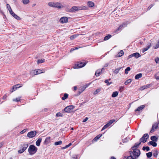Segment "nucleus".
Listing matches in <instances>:
<instances>
[{
	"mask_svg": "<svg viewBox=\"0 0 159 159\" xmlns=\"http://www.w3.org/2000/svg\"><path fill=\"white\" fill-rule=\"evenodd\" d=\"M50 7L60 9L63 7V6L60 2H50L48 3Z\"/></svg>",
	"mask_w": 159,
	"mask_h": 159,
	"instance_id": "nucleus-1",
	"label": "nucleus"
},
{
	"mask_svg": "<svg viewBox=\"0 0 159 159\" xmlns=\"http://www.w3.org/2000/svg\"><path fill=\"white\" fill-rule=\"evenodd\" d=\"M37 150V148L34 145H31L30 146L28 149V151L30 155H33L36 153Z\"/></svg>",
	"mask_w": 159,
	"mask_h": 159,
	"instance_id": "nucleus-2",
	"label": "nucleus"
},
{
	"mask_svg": "<svg viewBox=\"0 0 159 159\" xmlns=\"http://www.w3.org/2000/svg\"><path fill=\"white\" fill-rule=\"evenodd\" d=\"M87 9V8L84 7H81L73 6L69 9L70 11H69L71 12H73L81 10H86Z\"/></svg>",
	"mask_w": 159,
	"mask_h": 159,
	"instance_id": "nucleus-3",
	"label": "nucleus"
},
{
	"mask_svg": "<svg viewBox=\"0 0 159 159\" xmlns=\"http://www.w3.org/2000/svg\"><path fill=\"white\" fill-rule=\"evenodd\" d=\"M44 72L45 70L43 69H37L31 70L30 71V73L33 75H35L43 73Z\"/></svg>",
	"mask_w": 159,
	"mask_h": 159,
	"instance_id": "nucleus-4",
	"label": "nucleus"
},
{
	"mask_svg": "<svg viewBox=\"0 0 159 159\" xmlns=\"http://www.w3.org/2000/svg\"><path fill=\"white\" fill-rule=\"evenodd\" d=\"M28 146L27 143H23L21 147V149L18 151V153L21 154L24 152L27 149Z\"/></svg>",
	"mask_w": 159,
	"mask_h": 159,
	"instance_id": "nucleus-5",
	"label": "nucleus"
},
{
	"mask_svg": "<svg viewBox=\"0 0 159 159\" xmlns=\"http://www.w3.org/2000/svg\"><path fill=\"white\" fill-rule=\"evenodd\" d=\"M148 137L149 136L148 134H144L143 136L140 139V141L141 142L139 143L138 145H135V147H137V146H138L141 143V142H142L144 143L146 142L147 139L148 138Z\"/></svg>",
	"mask_w": 159,
	"mask_h": 159,
	"instance_id": "nucleus-6",
	"label": "nucleus"
},
{
	"mask_svg": "<svg viewBox=\"0 0 159 159\" xmlns=\"http://www.w3.org/2000/svg\"><path fill=\"white\" fill-rule=\"evenodd\" d=\"M74 109L73 106L71 105L69 106L65 107L64 109V111L67 113H70L73 111Z\"/></svg>",
	"mask_w": 159,
	"mask_h": 159,
	"instance_id": "nucleus-7",
	"label": "nucleus"
},
{
	"mask_svg": "<svg viewBox=\"0 0 159 159\" xmlns=\"http://www.w3.org/2000/svg\"><path fill=\"white\" fill-rule=\"evenodd\" d=\"M127 25V22H125L122 23L121 25H120L119 27L115 31L116 32L118 33L119 31L121 30L122 28L126 27Z\"/></svg>",
	"mask_w": 159,
	"mask_h": 159,
	"instance_id": "nucleus-8",
	"label": "nucleus"
},
{
	"mask_svg": "<svg viewBox=\"0 0 159 159\" xmlns=\"http://www.w3.org/2000/svg\"><path fill=\"white\" fill-rule=\"evenodd\" d=\"M115 121V120H111L109 121L105 125L102 129V131L105 129H107L109 126L113 122Z\"/></svg>",
	"mask_w": 159,
	"mask_h": 159,
	"instance_id": "nucleus-9",
	"label": "nucleus"
},
{
	"mask_svg": "<svg viewBox=\"0 0 159 159\" xmlns=\"http://www.w3.org/2000/svg\"><path fill=\"white\" fill-rule=\"evenodd\" d=\"M85 65V64L84 63L82 62H78L74 66V68H79L82 67Z\"/></svg>",
	"mask_w": 159,
	"mask_h": 159,
	"instance_id": "nucleus-10",
	"label": "nucleus"
},
{
	"mask_svg": "<svg viewBox=\"0 0 159 159\" xmlns=\"http://www.w3.org/2000/svg\"><path fill=\"white\" fill-rule=\"evenodd\" d=\"M36 134V131H31L28 133L27 136L30 138L34 137L35 136Z\"/></svg>",
	"mask_w": 159,
	"mask_h": 159,
	"instance_id": "nucleus-11",
	"label": "nucleus"
},
{
	"mask_svg": "<svg viewBox=\"0 0 159 159\" xmlns=\"http://www.w3.org/2000/svg\"><path fill=\"white\" fill-rule=\"evenodd\" d=\"M68 18L66 17L63 16L61 17L59 20V22L61 23H66L67 22Z\"/></svg>",
	"mask_w": 159,
	"mask_h": 159,
	"instance_id": "nucleus-12",
	"label": "nucleus"
},
{
	"mask_svg": "<svg viewBox=\"0 0 159 159\" xmlns=\"http://www.w3.org/2000/svg\"><path fill=\"white\" fill-rule=\"evenodd\" d=\"M133 155L135 157V158L138 157L140 154V152L139 149H135L133 151Z\"/></svg>",
	"mask_w": 159,
	"mask_h": 159,
	"instance_id": "nucleus-13",
	"label": "nucleus"
},
{
	"mask_svg": "<svg viewBox=\"0 0 159 159\" xmlns=\"http://www.w3.org/2000/svg\"><path fill=\"white\" fill-rule=\"evenodd\" d=\"M10 14L16 19L17 20H20L21 18L17 15L16 14L12 11V10H10Z\"/></svg>",
	"mask_w": 159,
	"mask_h": 159,
	"instance_id": "nucleus-14",
	"label": "nucleus"
},
{
	"mask_svg": "<svg viewBox=\"0 0 159 159\" xmlns=\"http://www.w3.org/2000/svg\"><path fill=\"white\" fill-rule=\"evenodd\" d=\"M22 85L20 84H18L14 85L12 88V90L11 91V92H12L13 91L16 90L17 88H19L22 87Z\"/></svg>",
	"mask_w": 159,
	"mask_h": 159,
	"instance_id": "nucleus-15",
	"label": "nucleus"
},
{
	"mask_svg": "<svg viewBox=\"0 0 159 159\" xmlns=\"http://www.w3.org/2000/svg\"><path fill=\"white\" fill-rule=\"evenodd\" d=\"M158 127V124L157 123L154 124L152 126V129L150 131V132L152 133Z\"/></svg>",
	"mask_w": 159,
	"mask_h": 159,
	"instance_id": "nucleus-16",
	"label": "nucleus"
},
{
	"mask_svg": "<svg viewBox=\"0 0 159 159\" xmlns=\"http://www.w3.org/2000/svg\"><path fill=\"white\" fill-rule=\"evenodd\" d=\"M51 142V137H47L44 140V143L46 144H48Z\"/></svg>",
	"mask_w": 159,
	"mask_h": 159,
	"instance_id": "nucleus-17",
	"label": "nucleus"
},
{
	"mask_svg": "<svg viewBox=\"0 0 159 159\" xmlns=\"http://www.w3.org/2000/svg\"><path fill=\"white\" fill-rule=\"evenodd\" d=\"M124 54V52L122 50H120V51L118 53V54L116 56V57H120L122 56Z\"/></svg>",
	"mask_w": 159,
	"mask_h": 159,
	"instance_id": "nucleus-18",
	"label": "nucleus"
},
{
	"mask_svg": "<svg viewBox=\"0 0 159 159\" xmlns=\"http://www.w3.org/2000/svg\"><path fill=\"white\" fill-rule=\"evenodd\" d=\"M88 5L90 7H92L94 5V3L92 1H89L88 2Z\"/></svg>",
	"mask_w": 159,
	"mask_h": 159,
	"instance_id": "nucleus-19",
	"label": "nucleus"
},
{
	"mask_svg": "<svg viewBox=\"0 0 159 159\" xmlns=\"http://www.w3.org/2000/svg\"><path fill=\"white\" fill-rule=\"evenodd\" d=\"M42 139L41 138H39L36 142V145L37 146L40 145V143L41 142Z\"/></svg>",
	"mask_w": 159,
	"mask_h": 159,
	"instance_id": "nucleus-20",
	"label": "nucleus"
},
{
	"mask_svg": "<svg viewBox=\"0 0 159 159\" xmlns=\"http://www.w3.org/2000/svg\"><path fill=\"white\" fill-rule=\"evenodd\" d=\"M133 56L135 57L136 58H138L139 57H141V55L139 53L136 52L133 54Z\"/></svg>",
	"mask_w": 159,
	"mask_h": 159,
	"instance_id": "nucleus-21",
	"label": "nucleus"
},
{
	"mask_svg": "<svg viewBox=\"0 0 159 159\" xmlns=\"http://www.w3.org/2000/svg\"><path fill=\"white\" fill-rule=\"evenodd\" d=\"M118 92L117 91H115L113 93L111 96L113 98L116 97L118 95Z\"/></svg>",
	"mask_w": 159,
	"mask_h": 159,
	"instance_id": "nucleus-22",
	"label": "nucleus"
},
{
	"mask_svg": "<svg viewBox=\"0 0 159 159\" xmlns=\"http://www.w3.org/2000/svg\"><path fill=\"white\" fill-rule=\"evenodd\" d=\"M145 107L144 105H142L136 109L135 110V111H139L143 109Z\"/></svg>",
	"mask_w": 159,
	"mask_h": 159,
	"instance_id": "nucleus-23",
	"label": "nucleus"
},
{
	"mask_svg": "<svg viewBox=\"0 0 159 159\" xmlns=\"http://www.w3.org/2000/svg\"><path fill=\"white\" fill-rule=\"evenodd\" d=\"M142 76V75L141 73H139L136 75L135 76V79L137 80L139 78H141Z\"/></svg>",
	"mask_w": 159,
	"mask_h": 159,
	"instance_id": "nucleus-24",
	"label": "nucleus"
},
{
	"mask_svg": "<svg viewBox=\"0 0 159 159\" xmlns=\"http://www.w3.org/2000/svg\"><path fill=\"white\" fill-rule=\"evenodd\" d=\"M102 70H98L96 72L95 75L97 76H99V75L101 74Z\"/></svg>",
	"mask_w": 159,
	"mask_h": 159,
	"instance_id": "nucleus-25",
	"label": "nucleus"
},
{
	"mask_svg": "<svg viewBox=\"0 0 159 159\" xmlns=\"http://www.w3.org/2000/svg\"><path fill=\"white\" fill-rule=\"evenodd\" d=\"M149 144L152 145L153 147H156L157 146V143L155 141H150L149 143Z\"/></svg>",
	"mask_w": 159,
	"mask_h": 159,
	"instance_id": "nucleus-26",
	"label": "nucleus"
},
{
	"mask_svg": "<svg viewBox=\"0 0 159 159\" xmlns=\"http://www.w3.org/2000/svg\"><path fill=\"white\" fill-rule=\"evenodd\" d=\"M101 88L97 89H96L95 91L93 93L94 95L97 94L98 93H99L101 91Z\"/></svg>",
	"mask_w": 159,
	"mask_h": 159,
	"instance_id": "nucleus-27",
	"label": "nucleus"
},
{
	"mask_svg": "<svg viewBox=\"0 0 159 159\" xmlns=\"http://www.w3.org/2000/svg\"><path fill=\"white\" fill-rule=\"evenodd\" d=\"M112 37V36L111 34H108L107 36H106L104 39V40H108L110 39Z\"/></svg>",
	"mask_w": 159,
	"mask_h": 159,
	"instance_id": "nucleus-28",
	"label": "nucleus"
},
{
	"mask_svg": "<svg viewBox=\"0 0 159 159\" xmlns=\"http://www.w3.org/2000/svg\"><path fill=\"white\" fill-rule=\"evenodd\" d=\"M151 139L152 141L156 142L157 140V138L155 136H152Z\"/></svg>",
	"mask_w": 159,
	"mask_h": 159,
	"instance_id": "nucleus-29",
	"label": "nucleus"
},
{
	"mask_svg": "<svg viewBox=\"0 0 159 159\" xmlns=\"http://www.w3.org/2000/svg\"><path fill=\"white\" fill-rule=\"evenodd\" d=\"M102 134H101L98 135L97 136L95 137L94 139H93V140L95 141H97L98 139L101 136H102Z\"/></svg>",
	"mask_w": 159,
	"mask_h": 159,
	"instance_id": "nucleus-30",
	"label": "nucleus"
},
{
	"mask_svg": "<svg viewBox=\"0 0 159 159\" xmlns=\"http://www.w3.org/2000/svg\"><path fill=\"white\" fill-rule=\"evenodd\" d=\"M68 97V94L67 93H65L63 97H62L61 99L62 100H64Z\"/></svg>",
	"mask_w": 159,
	"mask_h": 159,
	"instance_id": "nucleus-31",
	"label": "nucleus"
},
{
	"mask_svg": "<svg viewBox=\"0 0 159 159\" xmlns=\"http://www.w3.org/2000/svg\"><path fill=\"white\" fill-rule=\"evenodd\" d=\"M62 141L61 140L54 143V144L56 145H61L62 144Z\"/></svg>",
	"mask_w": 159,
	"mask_h": 159,
	"instance_id": "nucleus-32",
	"label": "nucleus"
},
{
	"mask_svg": "<svg viewBox=\"0 0 159 159\" xmlns=\"http://www.w3.org/2000/svg\"><path fill=\"white\" fill-rule=\"evenodd\" d=\"M150 47L151 45H149L148 46V47L147 48H143L142 50V52L143 53L145 51H147L150 48Z\"/></svg>",
	"mask_w": 159,
	"mask_h": 159,
	"instance_id": "nucleus-33",
	"label": "nucleus"
},
{
	"mask_svg": "<svg viewBox=\"0 0 159 159\" xmlns=\"http://www.w3.org/2000/svg\"><path fill=\"white\" fill-rule=\"evenodd\" d=\"M85 88H86L84 86L81 87L79 89L80 91L79 92L80 93H81L85 90Z\"/></svg>",
	"mask_w": 159,
	"mask_h": 159,
	"instance_id": "nucleus-34",
	"label": "nucleus"
},
{
	"mask_svg": "<svg viewBox=\"0 0 159 159\" xmlns=\"http://www.w3.org/2000/svg\"><path fill=\"white\" fill-rule=\"evenodd\" d=\"M131 70V68L130 67H127V68L125 69V74H128V71H129Z\"/></svg>",
	"mask_w": 159,
	"mask_h": 159,
	"instance_id": "nucleus-35",
	"label": "nucleus"
},
{
	"mask_svg": "<svg viewBox=\"0 0 159 159\" xmlns=\"http://www.w3.org/2000/svg\"><path fill=\"white\" fill-rule=\"evenodd\" d=\"M21 98V96H19L17 98H16L13 99V101L18 102L20 101Z\"/></svg>",
	"mask_w": 159,
	"mask_h": 159,
	"instance_id": "nucleus-36",
	"label": "nucleus"
},
{
	"mask_svg": "<svg viewBox=\"0 0 159 159\" xmlns=\"http://www.w3.org/2000/svg\"><path fill=\"white\" fill-rule=\"evenodd\" d=\"M78 35H79L78 34H74L73 35H72L70 37V39H75Z\"/></svg>",
	"mask_w": 159,
	"mask_h": 159,
	"instance_id": "nucleus-37",
	"label": "nucleus"
},
{
	"mask_svg": "<svg viewBox=\"0 0 159 159\" xmlns=\"http://www.w3.org/2000/svg\"><path fill=\"white\" fill-rule=\"evenodd\" d=\"M23 3L24 4H27L30 2L29 0H23L22 1Z\"/></svg>",
	"mask_w": 159,
	"mask_h": 159,
	"instance_id": "nucleus-38",
	"label": "nucleus"
},
{
	"mask_svg": "<svg viewBox=\"0 0 159 159\" xmlns=\"http://www.w3.org/2000/svg\"><path fill=\"white\" fill-rule=\"evenodd\" d=\"M132 80L131 79H129L128 80L125 82V85L128 84L130 83L132 81Z\"/></svg>",
	"mask_w": 159,
	"mask_h": 159,
	"instance_id": "nucleus-39",
	"label": "nucleus"
},
{
	"mask_svg": "<svg viewBox=\"0 0 159 159\" xmlns=\"http://www.w3.org/2000/svg\"><path fill=\"white\" fill-rule=\"evenodd\" d=\"M121 68H117V69H116L114 71V74L118 73L119 72Z\"/></svg>",
	"mask_w": 159,
	"mask_h": 159,
	"instance_id": "nucleus-40",
	"label": "nucleus"
},
{
	"mask_svg": "<svg viewBox=\"0 0 159 159\" xmlns=\"http://www.w3.org/2000/svg\"><path fill=\"white\" fill-rule=\"evenodd\" d=\"M44 62V59H39L38 60L37 63L39 64Z\"/></svg>",
	"mask_w": 159,
	"mask_h": 159,
	"instance_id": "nucleus-41",
	"label": "nucleus"
},
{
	"mask_svg": "<svg viewBox=\"0 0 159 159\" xmlns=\"http://www.w3.org/2000/svg\"><path fill=\"white\" fill-rule=\"evenodd\" d=\"M123 159H134L131 156H127L125 157Z\"/></svg>",
	"mask_w": 159,
	"mask_h": 159,
	"instance_id": "nucleus-42",
	"label": "nucleus"
},
{
	"mask_svg": "<svg viewBox=\"0 0 159 159\" xmlns=\"http://www.w3.org/2000/svg\"><path fill=\"white\" fill-rule=\"evenodd\" d=\"M155 61L156 63H159V57H156L155 59Z\"/></svg>",
	"mask_w": 159,
	"mask_h": 159,
	"instance_id": "nucleus-43",
	"label": "nucleus"
},
{
	"mask_svg": "<svg viewBox=\"0 0 159 159\" xmlns=\"http://www.w3.org/2000/svg\"><path fill=\"white\" fill-rule=\"evenodd\" d=\"M152 155V152H149L147 154V156L148 157H150Z\"/></svg>",
	"mask_w": 159,
	"mask_h": 159,
	"instance_id": "nucleus-44",
	"label": "nucleus"
},
{
	"mask_svg": "<svg viewBox=\"0 0 159 159\" xmlns=\"http://www.w3.org/2000/svg\"><path fill=\"white\" fill-rule=\"evenodd\" d=\"M56 116L57 117L62 116V115L60 112H58L56 113Z\"/></svg>",
	"mask_w": 159,
	"mask_h": 159,
	"instance_id": "nucleus-45",
	"label": "nucleus"
},
{
	"mask_svg": "<svg viewBox=\"0 0 159 159\" xmlns=\"http://www.w3.org/2000/svg\"><path fill=\"white\" fill-rule=\"evenodd\" d=\"M149 85H145L143 86L142 88H141V89L142 90H143L144 89H146L148 88L149 87Z\"/></svg>",
	"mask_w": 159,
	"mask_h": 159,
	"instance_id": "nucleus-46",
	"label": "nucleus"
},
{
	"mask_svg": "<svg viewBox=\"0 0 159 159\" xmlns=\"http://www.w3.org/2000/svg\"><path fill=\"white\" fill-rule=\"evenodd\" d=\"M7 8L8 9L9 12L10 13V11H11L10 10H12L10 5L8 4H7Z\"/></svg>",
	"mask_w": 159,
	"mask_h": 159,
	"instance_id": "nucleus-47",
	"label": "nucleus"
},
{
	"mask_svg": "<svg viewBox=\"0 0 159 159\" xmlns=\"http://www.w3.org/2000/svg\"><path fill=\"white\" fill-rule=\"evenodd\" d=\"M143 150H146L147 151H148L149 150V148L148 147H143Z\"/></svg>",
	"mask_w": 159,
	"mask_h": 159,
	"instance_id": "nucleus-48",
	"label": "nucleus"
},
{
	"mask_svg": "<svg viewBox=\"0 0 159 159\" xmlns=\"http://www.w3.org/2000/svg\"><path fill=\"white\" fill-rule=\"evenodd\" d=\"M159 47V42H158L157 44L156 45L154 46V49H157Z\"/></svg>",
	"mask_w": 159,
	"mask_h": 159,
	"instance_id": "nucleus-49",
	"label": "nucleus"
},
{
	"mask_svg": "<svg viewBox=\"0 0 159 159\" xmlns=\"http://www.w3.org/2000/svg\"><path fill=\"white\" fill-rule=\"evenodd\" d=\"M110 80V79H109V80H106L105 81L106 83L107 84V85H110L111 83H109L108 82L109 80Z\"/></svg>",
	"mask_w": 159,
	"mask_h": 159,
	"instance_id": "nucleus-50",
	"label": "nucleus"
},
{
	"mask_svg": "<svg viewBox=\"0 0 159 159\" xmlns=\"http://www.w3.org/2000/svg\"><path fill=\"white\" fill-rule=\"evenodd\" d=\"M154 5V4H151V5H150L149 7H148V10H150L151 8Z\"/></svg>",
	"mask_w": 159,
	"mask_h": 159,
	"instance_id": "nucleus-51",
	"label": "nucleus"
},
{
	"mask_svg": "<svg viewBox=\"0 0 159 159\" xmlns=\"http://www.w3.org/2000/svg\"><path fill=\"white\" fill-rule=\"evenodd\" d=\"M157 151H155V152L153 154V155L154 157H157Z\"/></svg>",
	"mask_w": 159,
	"mask_h": 159,
	"instance_id": "nucleus-52",
	"label": "nucleus"
},
{
	"mask_svg": "<svg viewBox=\"0 0 159 159\" xmlns=\"http://www.w3.org/2000/svg\"><path fill=\"white\" fill-rule=\"evenodd\" d=\"M26 132V130L25 129H23L20 132V134H23Z\"/></svg>",
	"mask_w": 159,
	"mask_h": 159,
	"instance_id": "nucleus-53",
	"label": "nucleus"
},
{
	"mask_svg": "<svg viewBox=\"0 0 159 159\" xmlns=\"http://www.w3.org/2000/svg\"><path fill=\"white\" fill-rule=\"evenodd\" d=\"M133 54H132L131 55H129L128 57V59H129L130 58H132V57H133Z\"/></svg>",
	"mask_w": 159,
	"mask_h": 159,
	"instance_id": "nucleus-54",
	"label": "nucleus"
},
{
	"mask_svg": "<svg viewBox=\"0 0 159 159\" xmlns=\"http://www.w3.org/2000/svg\"><path fill=\"white\" fill-rule=\"evenodd\" d=\"M88 120V118L87 117H86L85 119H84L83 121V122H86V121H87Z\"/></svg>",
	"mask_w": 159,
	"mask_h": 159,
	"instance_id": "nucleus-55",
	"label": "nucleus"
},
{
	"mask_svg": "<svg viewBox=\"0 0 159 159\" xmlns=\"http://www.w3.org/2000/svg\"><path fill=\"white\" fill-rule=\"evenodd\" d=\"M155 78L157 80H159V76L156 75L155 76Z\"/></svg>",
	"mask_w": 159,
	"mask_h": 159,
	"instance_id": "nucleus-56",
	"label": "nucleus"
},
{
	"mask_svg": "<svg viewBox=\"0 0 159 159\" xmlns=\"http://www.w3.org/2000/svg\"><path fill=\"white\" fill-rule=\"evenodd\" d=\"M72 144L71 143H70L68 145L66 146V147H67V148L70 146Z\"/></svg>",
	"mask_w": 159,
	"mask_h": 159,
	"instance_id": "nucleus-57",
	"label": "nucleus"
},
{
	"mask_svg": "<svg viewBox=\"0 0 159 159\" xmlns=\"http://www.w3.org/2000/svg\"><path fill=\"white\" fill-rule=\"evenodd\" d=\"M74 90H76L77 89V87L76 86H75L74 87Z\"/></svg>",
	"mask_w": 159,
	"mask_h": 159,
	"instance_id": "nucleus-58",
	"label": "nucleus"
},
{
	"mask_svg": "<svg viewBox=\"0 0 159 159\" xmlns=\"http://www.w3.org/2000/svg\"><path fill=\"white\" fill-rule=\"evenodd\" d=\"M69 9H66V11L67 12H71L70 11H70L69 10Z\"/></svg>",
	"mask_w": 159,
	"mask_h": 159,
	"instance_id": "nucleus-59",
	"label": "nucleus"
},
{
	"mask_svg": "<svg viewBox=\"0 0 159 159\" xmlns=\"http://www.w3.org/2000/svg\"><path fill=\"white\" fill-rule=\"evenodd\" d=\"M67 148V147H66V146H65V147H63L62 148V149H66V148Z\"/></svg>",
	"mask_w": 159,
	"mask_h": 159,
	"instance_id": "nucleus-60",
	"label": "nucleus"
},
{
	"mask_svg": "<svg viewBox=\"0 0 159 159\" xmlns=\"http://www.w3.org/2000/svg\"><path fill=\"white\" fill-rule=\"evenodd\" d=\"M111 159H116V158L114 157H111Z\"/></svg>",
	"mask_w": 159,
	"mask_h": 159,
	"instance_id": "nucleus-61",
	"label": "nucleus"
},
{
	"mask_svg": "<svg viewBox=\"0 0 159 159\" xmlns=\"http://www.w3.org/2000/svg\"><path fill=\"white\" fill-rule=\"evenodd\" d=\"M75 49L74 48H72L70 51V52H71L72 51H73Z\"/></svg>",
	"mask_w": 159,
	"mask_h": 159,
	"instance_id": "nucleus-62",
	"label": "nucleus"
},
{
	"mask_svg": "<svg viewBox=\"0 0 159 159\" xmlns=\"http://www.w3.org/2000/svg\"><path fill=\"white\" fill-rule=\"evenodd\" d=\"M2 146V143H0V148Z\"/></svg>",
	"mask_w": 159,
	"mask_h": 159,
	"instance_id": "nucleus-63",
	"label": "nucleus"
},
{
	"mask_svg": "<svg viewBox=\"0 0 159 159\" xmlns=\"http://www.w3.org/2000/svg\"><path fill=\"white\" fill-rule=\"evenodd\" d=\"M71 129L72 130H73L74 129L73 128H71Z\"/></svg>",
	"mask_w": 159,
	"mask_h": 159,
	"instance_id": "nucleus-64",
	"label": "nucleus"
}]
</instances>
